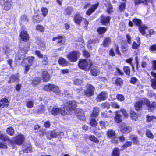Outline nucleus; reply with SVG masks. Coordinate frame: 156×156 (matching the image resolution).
Wrapping results in <instances>:
<instances>
[{
	"mask_svg": "<svg viewBox=\"0 0 156 156\" xmlns=\"http://www.w3.org/2000/svg\"><path fill=\"white\" fill-rule=\"evenodd\" d=\"M76 102L74 100L66 101L61 105V114L62 115H69L70 111L76 108Z\"/></svg>",
	"mask_w": 156,
	"mask_h": 156,
	"instance_id": "f257e3e1",
	"label": "nucleus"
},
{
	"mask_svg": "<svg viewBox=\"0 0 156 156\" xmlns=\"http://www.w3.org/2000/svg\"><path fill=\"white\" fill-rule=\"evenodd\" d=\"M128 25L130 27H132L134 25L139 27V31L143 36L145 35L146 30L148 29V27L146 25H142V22L141 20L137 18H134L132 21L129 20Z\"/></svg>",
	"mask_w": 156,
	"mask_h": 156,
	"instance_id": "f03ea898",
	"label": "nucleus"
},
{
	"mask_svg": "<svg viewBox=\"0 0 156 156\" xmlns=\"http://www.w3.org/2000/svg\"><path fill=\"white\" fill-rule=\"evenodd\" d=\"M35 57L33 56H28L24 58L21 64L24 68V73H27L30 69V67L34 64Z\"/></svg>",
	"mask_w": 156,
	"mask_h": 156,
	"instance_id": "7ed1b4c3",
	"label": "nucleus"
},
{
	"mask_svg": "<svg viewBox=\"0 0 156 156\" xmlns=\"http://www.w3.org/2000/svg\"><path fill=\"white\" fill-rule=\"evenodd\" d=\"M77 65L79 68L80 69L85 71H89L93 65V62L90 60L88 62L86 59L80 58L79 60Z\"/></svg>",
	"mask_w": 156,
	"mask_h": 156,
	"instance_id": "20e7f679",
	"label": "nucleus"
},
{
	"mask_svg": "<svg viewBox=\"0 0 156 156\" xmlns=\"http://www.w3.org/2000/svg\"><path fill=\"white\" fill-rule=\"evenodd\" d=\"M43 89L47 91L54 92L57 95H60L61 94V91L58 87L54 84L48 83L45 85L44 86Z\"/></svg>",
	"mask_w": 156,
	"mask_h": 156,
	"instance_id": "39448f33",
	"label": "nucleus"
},
{
	"mask_svg": "<svg viewBox=\"0 0 156 156\" xmlns=\"http://www.w3.org/2000/svg\"><path fill=\"white\" fill-rule=\"evenodd\" d=\"M25 140L24 135L21 134L19 133L15 136L12 137L10 143L13 144L18 146L23 145Z\"/></svg>",
	"mask_w": 156,
	"mask_h": 156,
	"instance_id": "423d86ee",
	"label": "nucleus"
},
{
	"mask_svg": "<svg viewBox=\"0 0 156 156\" xmlns=\"http://www.w3.org/2000/svg\"><path fill=\"white\" fill-rule=\"evenodd\" d=\"M80 52L78 50H73L70 52L67 57L70 62H75L78 60L80 55Z\"/></svg>",
	"mask_w": 156,
	"mask_h": 156,
	"instance_id": "0eeeda50",
	"label": "nucleus"
},
{
	"mask_svg": "<svg viewBox=\"0 0 156 156\" xmlns=\"http://www.w3.org/2000/svg\"><path fill=\"white\" fill-rule=\"evenodd\" d=\"M106 135L108 139H111V142L113 143L118 142V140H116L117 136L115 130L112 129H109L107 131Z\"/></svg>",
	"mask_w": 156,
	"mask_h": 156,
	"instance_id": "6e6552de",
	"label": "nucleus"
},
{
	"mask_svg": "<svg viewBox=\"0 0 156 156\" xmlns=\"http://www.w3.org/2000/svg\"><path fill=\"white\" fill-rule=\"evenodd\" d=\"M86 89L84 90V94L87 97L93 96L95 93V88L91 84L87 83L86 85Z\"/></svg>",
	"mask_w": 156,
	"mask_h": 156,
	"instance_id": "1a4fd4ad",
	"label": "nucleus"
},
{
	"mask_svg": "<svg viewBox=\"0 0 156 156\" xmlns=\"http://www.w3.org/2000/svg\"><path fill=\"white\" fill-rule=\"evenodd\" d=\"M20 31L19 34V37L21 40L24 42H27L30 39L29 35L27 30H22Z\"/></svg>",
	"mask_w": 156,
	"mask_h": 156,
	"instance_id": "9d476101",
	"label": "nucleus"
},
{
	"mask_svg": "<svg viewBox=\"0 0 156 156\" xmlns=\"http://www.w3.org/2000/svg\"><path fill=\"white\" fill-rule=\"evenodd\" d=\"M22 151L24 153L32 152V147L31 144L30 143H25L22 146Z\"/></svg>",
	"mask_w": 156,
	"mask_h": 156,
	"instance_id": "9b49d317",
	"label": "nucleus"
},
{
	"mask_svg": "<svg viewBox=\"0 0 156 156\" xmlns=\"http://www.w3.org/2000/svg\"><path fill=\"white\" fill-rule=\"evenodd\" d=\"M12 2L11 0H0V4L4 6V9L8 11L10 9Z\"/></svg>",
	"mask_w": 156,
	"mask_h": 156,
	"instance_id": "f8f14e48",
	"label": "nucleus"
},
{
	"mask_svg": "<svg viewBox=\"0 0 156 156\" xmlns=\"http://www.w3.org/2000/svg\"><path fill=\"white\" fill-rule=\"evenodd\" d=\"M44 20L43 17H42L41 14L37 12H34L32 17V21L34 23H39L42 22Z\"/></svg>",
	"mask_w": 156,
	"mask_h": 156,
	"instance_id": "ddd939ff",
	"label": "nucleus"
},
{
	"mask_svg": "<svg viewBox=\"0 0 156 156\" xmlns=\"http://www.w3.org/2000/svg\"><path fill=\"white\" fill-rule=\"evenodd\" d=\"M144 103L146 106L148 108V110L153 111L154 109H156V102L152 101L151 103L150 100L147 98L144 99Z\"/></svg>",
	"mask_w": 156,
	"mask_h": 156,
	"instance_id": "4468645a",
	"label": "nucleus"
},
{
	"mask_svg": "<svg viewBox=\"0 0 156 156\" xmlns=\"http://www.w3.org/2000/svg\"><path fill=\"white\" fill-rule=\"evenodd\" d=\"M108 98V93L105 91H102L97 95L96 100L98 102H101L106 100Z\"/></svg>",
	"mask_w": 156,
	"mask_h": 156,
	"instance_id": "2eb2a0df",
	"label": "nucleus"
},
{
	"mask_svg": "<svg viewBox=\"0 0 156 156\" xmlns=\"http://www.w3.org/2000/svg\"><path fill=\"white\" fill-rule=\"evenodd\" d=\"M120 131L123 133H127L130 132L132 130V127L127 126L124 123H121L119 126Z\"/></svg>",
	"mask_w": 156,
	"mask_h": 156,
	"instance_id": "dca6fc26",
	"label": "nucleus"
},
{
	"mask_svg": "<svg viewBox=\"0 0 156 156\" xmlns=\"http://www.w3.org/2000/svg\"><path fill=\"white\" fill-rule=\"evenodd\" d=\"M83 17L79 12H77L74 15L73 20L75 24L79 26L83 21Z\"/></svg>",
	"mask_w": 156,
	"mask_h": 156,
	"instance_id": "f3484780",
	"label": "nucleus"
},
{
	"mask_svg": "<svg viewBox=\"0 0 156 156\" xmlns=\"http://www.w3.org/2000/svg\"><path fill=\"white\" fill-rule=\"evenodd\" d=\"M100 22L102 25L106 26L110 23L111 17L109 16L101 15L100 17Z\"/></svg>",
	"mask_w": 156,
	"mask_h": 156,
	"instance_id": "a211bd4d",
	"label": "nucleus"
},
{
	"mask_svg": "<svg viewBox=\"0 0 156 156\" xmlns=\"http://www.w3.org/2000/svg\"><path fill=\"white\" fill-rule=\"evenodd\" d=\"M99 5V3L98 2L95 4L92 5L86 11V14L87 16L90 15L92 13L98 8Z\"/></svg>",
	"mask_w": 156,
	"mask_h": 156,
	"instance_id": "6ab92c4d",
	"label": "nucleus"
},
{
	"mask_svg": "<svg viewBox=\"0 0 156 156\" xmlns=\"http://www.w3.org/2000/svg\"><path fill=\"white\" fill-rule=\"evenodd\" d=\"M64 37L63 36L58 34L57 36L53 37L52 39L53 41H55L57 39L58 40L57 42V44L61 45H64L65 43V40H64Z\"/></svg>",
	"mask_w": 156,
	"mask_h": 156,
	"instance_id": "aec40b11",
	"label": "nucleus"
},
{
	"mask_svg": "<svg viewBox=\"0 0 156 156\" xmlns=\"http://www.w3.org/2000/svg\"><path fill=\"white\" fill-rule=\"evenodd\" d=\"M41 76L42 80L44 82L48 81L50 78V75L46 70H43L42 71Z\"/></svg>",
	"mask_w": 156,
	"mask_h": 156,
	"instance_id": "412c9836",
	"label": "nucleus"
},
{
	"mask_svg": "<svg viewBox=\"0 0 156 156\" xmlns=\"http://www.w3.org/2000/svg\"><path fill=\"white\" fill-rule=\"evenodd\" d=\"M129 139L131 140L132 144H134L139 145L140 142L138 139V137L137 136H136L134 134H131L129 136Z\"/></svg>",
	"mask_w": 156,
	"mask_h": 156,
	"instance_id": "4be33fe9",
	"label": "nucleus"
},
{
	"mask_svg": "<svg viewBox=\"0 0 156 156\" xmlns=\"http://www.w3.org/2000/svg\"><path fill=\"white\" fill-rule=\"evenodd\" d=\"M9 104V101L6 98H3L0 100V107L2 108L8 107Z\"/></svg>",
	"mask_w": 156,
	"mask_h": 156,
	"instance_id": "5701e85b",
	"label": "nucleus"
},
{
	"mask_svg": "<svg viewBox=\"0 0 156 156\" xmlns=\"http://www.w3.org/2000/svg\"><path fill=\"white\" fill-rule=\"evenodd\" d=\"M99 108L97 106H94L93 107L92 112L90 114V117L93 118H96L98 117L99 115Z\"/></svg>",
	"mask_w": 156,
	"mask_h": 156,
	"instance_id": "b1692460",
	"label": "nucleus"
},
{
	"mask_svg": "<svg viewBox=\"0 0 156 156\" xmlns=\"http://www.w3.org/2000/svg\"><path fill=\"white\" fill-rule=\"evenodd\" d=\"M46 135L47 138L49 140L53 138H56L57 136L56 133L53 131H49L46 132Z\"/></svg>",
	"mask_w": 156,
	"mask_h": 156,
	"instance_id": "393cba45",
	"label": "nucleus"
},
{
	"mask_svg": "<svg viewBox=\"0 0 156 156\" xmlns=\"http://www.w3.org/2000/svg\"><path fill=\"white\" fill-rule=\"evenodd\" d=\"M144 101L143 100H139L136 102L134 104V107L135 110L137 111H139L142 108V105H143Z\"/></svg>",
	"mask_w": 156,
	"mask_h": 156,
	"instance_id": "a878e982",
	"label": "nucleus"
},
{
	"mask_svg": "<svg viewBox=\"0 0 156 156\" xmlns=\"http://www.w3.org/2000/svg\"><path fill=\"white\" fill-rule=\"evenodd\" d=\"M111 42V39L110 37H107L104 38L102 45L104 47H108Z\"/></svg>",
	"mask_w": 156,
	"mask_h": 156,
	"instance_id": "bb28decb",
	"label": "nucleus"
},
{
	"mask_svg": "<svg viewBox=\"0 0 156 156\" xmlns=\"http://www.w3.org/2000/svg\"><path fill=\"white\" fill-rule=\"evenodd\" d=\"M115 115L114 117V120L117 123H120L122 121L121 118L122 115L119 113V111H116L115 112Z\"/></svg>",
	"mask_w": 156,
	"mask_h": 156,
	"instance_id": "cd10ccee",
	"label": "nucleus"
},
{
	"mask_svg": "<svg viewBox=\"0 0 156 156\" xmlns=\"http://www.w3.org/2000/svg\"><path fill=\"white\" fill-rule=\"evenodd\" d=\"M107 7L106 11L108 14H110L114 12L113 8L112 5L109 2H107V5L106 4H104Z\"/></svg>",
	"mask_w": 156,
	"mask_h": 156,
	"instance_id": "c85d7f7f",
	"label": "nucleus"
},
{
	"mask_svg": "<svg viewBox=\"0 0 156 156\" xmlns=\"http://www.w3.org/2000/svg\"><path fill=\"white\" fill-rule=\"evenodd\" d=\"M0 140L4 142H9L10 143L11 141V140L8 135L2 133L1 131H0Z\"/></svg>",
	"mask_w": 156,
	"mask_h": 156,
	"instance_id": "c756f323",
	"label": "nucleus"
},
{
	"mask_svg": "<svg viewBox=\"0 0 156 156\" xmlns=\"http://www.w3.org/2000/svg\"><path fill=\"white\" fill-rule=\"evenodd\" d=\"M107 30L108 28L107 27L101 26L97 28V31L99 35H102L105 33Z\"/></svg>",
	"mask_w": 156,
	"mask_h": 156,
	"instance_id": "7c9ffc66",
	"label": "nucleus"
},
{
	"mask_svg": "<svg viewBox=\"0 0 156 156\" xmlns=\"http://www.w3.org/2000/svg\"><path fill=\"white\" fill-rule=\"evenodd\" d=\"M130 115L132 120L136 121L138 119V114L133 110L130 111Z\"/></svg>",
	"mask_w": 156,
	"mask_h": 156,
	"instance_id": "2f4dec72",
	"label": "nucleus"
},
{
	"mask_svg": "<svg viewBox=\"0 0 156 156\" xmlns=\"http://www.w3.org/2000/svg\"><path fill=\"white\" fill-rule=\"evenodd\" d=\"M61 107L60 109L57 107H54L51 111V113L54 116H56L59 113L61 114Z\"/></svg>",
	"mask_w": 156,
	"mask_h": 156,
	"instance_id": "473e14b6",
	"label": "nucleus"
},
{
	"mask_svg": "<svg viewBox=\"0 0 156 156\" xmlns=\"http://www.w3.org/2000/svg\"><path fill=\"white\" fill-rule=\"evenodd\" d=\"M41 78L39 77H34L31 80V84L34 87L36 86L37 85L39 84L41 82Z\"/></svg>",
	"mask_w": 156,
	"mask_h": 156,
	"instance_id": "72a5a7b5",
	"label": "nucleus"
},
{
	"mask_svg": "<svg viewBox=\"0 0 156 156\" xmlns=\"http://www.w3.org/2000/svg\"><path fill=\"white\" fill-rule=\"evenodd\" d=\"M114 84L116 86L121 87L123 84V81L121 78L118 77L116 78Z\"/></svg>",
	"mask_w": 156,
	"mask_h": 156,
	"instance_id": "f704fd0d",
	"label": "nucleus"
},
{
	"mask_svg": "<svg viewBox=\"0 0 156 156\" xmlns=\"http://www.w3.org/2000/svg\"><path fill=\"white\" fill-rule=\"evenodd\" d=\"M120 149L118 147L113 148L111 154V156H120Z\"/></svg>",
	"mask_w": 156,
	"mask_h": 156,
	"instance_id": "c9c22d12",
	"label": "nucleus"
},
{
	"mask_svg": "<svg viewBox=\"0 0 156 156\" xmlns=\"http://www.w3.org/2000/svg\"><path fill=\"white\" fill-rule=\"evenodd\" d=\"M58 62L59 64L62 66H67L68 63L67 61L64 58L61 57L59 58Z\"/></svg>",
	"mask_w": 156,
	"mask_h": 156,
	"instance_id": "e433bc0d",
	"label": "nucleus"
},
{
	"mask_svg": "<svg viewBox=\"0 0 156 156\" xmlns=\"http://www.w3.org/2000/svg\"><path fill=\"white\" fill-rule=\"evenodd\" d=\"M140 39L139 38L138 41L137 43L135 41H134L132 43V48L133 49H137L140 47Z\"/></svg>",
	"mask_w": 156,
	"mask_h": 156,
	"instance_id": "4c0bfd02",
	"label": "nucleus"
},
{
	"mask_svg": "<svg viewBox=\"0 0 156 156\" xmlns=\"http://www.w3.org/2000/svg\"><path fill=\"white\" fill-rule=\"evenodd\" d=\"M115 71L114 72V74L115 76L119 75L122 76L124 75L123 71L120 69L118 66H116L115 67Z\"/></svg>",
	"mask_w": 156,
	"mask_h": 156,
	"instance_id": "58836bf2",
	"label": "nucleus"
},
{
	"mask_svg": "<svg viewBox=\"0 0 156 156\" xmlns=\"http://www.w3.org/2000/svg\"><path fill=\"white\" fill-rule=\"evenodd\" d=\"M30 48V44H29V45L27 46L21 48L20 50V52L23 55L26 54L29 51Z\"/></svg>",
	"mask_w": 156,
	"mask_h": 156,
	"instance_id": "ea45409f",
	"label": "nucleus"
},
{
	"mask_svg": "<svg viewBox=\"0 0 156 156\" xmlns=\"http://www.w3.org/2000/svg\"><path fill=\"white\" fill-rule=\"evenodd\" d=\"M132 145V142L130 141H127L124 143L122 146L121 150H123L129 147H131Z\"/></svg>",
	"mask_w": 156,
	"mask_h": 156,
	"instance_id": "a19ab883",
	"label": "nucleus"
},
{
	"mask_svg": "<svg viewBox=\"0 0 156 156\" xmlns=\"http://www.w3.org/2000/svg\"><path fill=\"white\" fill-rule=\"evenodd\" d=\"M6 131L7 134L10 136H13L15 133L13 128L11 126L7 128Z\"/></svg>",
	"mask_w": 156,
	"mask_h": 156,
	"instance_id": "79ce46f5",
	"label": "nucleus"
},
{
	"mask_svg": "<svg viewBox=\"0 0 156 156\" xmlns=\"http://www.w3.org/2000/svg\"><path fill=\"white\" fill-rule=\"evenodd\" d=\"M123 69L126 75L128 76H130L131 74V70L129 67L128 66H124Z\"/></svg>",
	"mask_w": 156,
	"mask_h": 156,
	"instance_id": "37998d69",
	"label": "nucleus"
},
{
	"mask_svg": "<svg viewBox=\"0 0 156 156\" xmlns=\"http://www.w3.org/2000/svg\"><path fill=\"white\" fill-rule=\"evenodd\" d=\"M89 139L91 141L97 144H98L99 143V140L93 135H90L89 136Z\"/></svg>",
	"mask_w": 156,
	"mask_h": 156,
	"instance_id": "c03bdc74",
	"label": "nucleus"
},
{
	"mask_svg": "<svg viewBox=\"0 0 156 156\" xmlns=\"http://www.w3.org/2000/svg\"><path fill=\"white\" fill-rule=\"evenodd\" d=\"M73 11V8L70 6H68L65 9L64 12L66 15H70L71 14L72 12Z\"/></svg>",
	"mask_w": 156,
	"mask_h": 156,
	"instance_id": "a18cd8bd",
	"label": "nucleus"
},
{
	"mask_svg": "<svg viewBox=\"0 0 156 156\" xmlns=\"http://www.w3.org/2000/svg\"><path fill=\"white\" fill-rule=\"evenodd\" d=\"M126 5L125 2H121L118 7L119 10L121 12L124 11L126 9Z\"/></svg>",
	"mask_w": 156,
	"mask_h": 156,
	"instance_id": "49530a36",
	"label": "nucleus"
},
{
	"mask_svg": "<svg viewBox=\"0 0 156 156\" xmlns=\"http://www.w3.org/2000/svg\"><path fill=\"white\" fill-rule=\"evenodd\" d=\"M41 9L43 17H46L48 13V9L46 7H42L41 8Z\"/></svg>",
	"mask_w": 156,
	"mask_h": 156,
	"instance_id": "de8ad7c7",
	"label": "nucleus"
},
{
	"mask_svg": "<svg viewBox=\"0 0 156 156\" xmlns=\"http://www.w3.org/2000/svg\"><path fill=\"white\" fill-rule=\"evenodd\" d=\"M100 41V40L98 38H96L94 39H90L88 41L87 43L88 44H95L98 43Z\"/></svg>",
	"mask_w": 156,
	"mask_h": 156,
	"instance_id": "09e8293b",
	"label": "nucleus"
},
{
	"mask_svg": "<svg viewBox=\"0 0 156 156\" xmlns=\"http://www.w3.org/2000/svg\"><path fill=\"white\" fill-rule=\"evenodd\" d=\"M36 30L41 32L43 33L45 31V28L43 25L40 24L37 25L36 26Z\"/></svg>",
	"mask_w": 156,
	"mask_h": 156,
	"instance_id": "8fccbe9b",
	"label": "nucleus"
},
{
	"mask_svg": "<svg viewBox=\"0 0 156 156\" xmlns=\"http://www.w3.org/2000/svg\"><path fill=\"white\" fill-rule=\"evenodd\" d=\"M146 122H150L152 121L154 119H156V117L154 115L150 116L149 115H146Z\"/></svg>",
	"mask_w": 156,
	"mask_h": 156,
	"instance_id": "3c124183",
	"label": "nucleus"
},
{
	"mask_svg": "<svg viewBox=\"0 0 156 156\" xmlns=\"http://www.w3.org/2000/svg\"><path fill=\"white\" fill-rule=\"evenodd\" d=\"M89 123L90 125L93 127H96L98 124L96 120L94 118L90 119V120Z\"/></svg>",
	"mask_w": 156,
	"mask_h": 156,
	"instance_id": "603ef678",
	"label": "nucleus"
},
{
	"mask_svg": "<svg viewBox=\"0 0 156 156\" xmlns=\"http://www.w3.org/2000/svg\"><path fill=\"white\" fill-rule=\"evenodd\" d=\"M76 115L78 118L83 121L85 120L86 118L84 115V113L83 112H77Z\"/></svg>",
	"mask_w": 156,
	"mask_h": 156,
	"instance_id": "864d4df0",
	"label": "nucleus"
},
{
	"mask_svg": "<svg viewBox=\"0 0 156 156\" xmlns=\"http://www.w3.org/2000/svg\"><path fill=\"white\" fill-rule=\"evenodd\" d=\"M146 136L150 139H153L154 138L153 134L151 132V131L149 129H147L146 130Z\"/></svg>",
	"mask_w": 156,
	"mask_h": 156,
	"instance_id": "5fc2aeb1",
	"label": "nucleus"
},
{
	"mask_svg": "<svg viewBox=\"0 0 156 156\" xmlns=\"http://www.w3.org/2000/svg\"><path fill=\"white\" fill-rule=\"evenodd\" d=\"M46 132L45 131L44 129L41 128L39 129V131H38L37 133V134L38 136L41 137H42L43 136L46 135Z\"/></svg>",
	"mask_w": 156,
	"mask_h": 156,
	"instance_id": "6e6d98bb",
	"label": "nucleus"
},
{
	"mask_svg": "<svg viewBox=\"0 0 156 156\" xmlns=\"http://www.w3.org/2000/svg\"><path fill=\"white\" fill-rule=\"evenodd\" d=\"M101 105L103 108L109 109L110 107V104L108 102L106 101L105 102L102 103L101 104Z\"/></svg>",
	"mask_w": 156,
	"mask_h": 156,
	"instance_id": "4d7b16f0",
	"label": "nucleus"
},
{
	"mask_svg": "<svg viewBox=\"0 0 156 156\" xmlns=\"http://www.w3.org/2000/svg\"><path fill=\"white\" fill-rule=\"evenodd\" d=\"M149 34H145V36L147 38L150 37L152 35H154L156 34V31L153 29H151L149 30Z\"/></svg>",
	"mask_w": 156,
	"mask_h": 156,
	"instance_id": "13d9d810",
	"label": "nucleus"
},
{
	"mask_svg": "<svg viewBox=\"0 0 156 156\" xmlns=\"http://www.w3.org/2000/svg\"><path fill=\"white\" fill-rule=\"evenodd\" d=\"M42 58L43 59L42 61V64L44 65H47L49 62V61L47 55H44V56H43V58Z\"/></svg>",
	"mask_w": 156,
	"mask_h": 156,
	"instance_id": "bf43d9fd",
	"label": "nucleus"
},
{
	"mask_svg": "<svg viewBox=\"0 0 156 156\" xmlns=\"http://www.w3.org/2000/svg\"><path fill=\"white\" fill-rule=\"evenodd\" d=\"M83 56L86 58H88L90 56V55L89 52L87 50L84 49L82 51Z\"/></svg>",
	"mask_w": 156,
	"mask_h": 156,
	"instance_id": "052dcab7",
	"label": "nucleus"
},
{
	"mask_svg": "<svg viewBox=\"0 0 156 156\" xmlns=\"http://www.w3.org/2000/svg\"><path fill=\"white\" fill-rule=\"evenodd\" d=\"M90 72L91 74L93 76H97L98 74V71L95 68H92L90 69Z\"/></svg>",
	"mask_w": 156,
	"mask_h": 156,
	"instance_id": "680f3d73",
	"label": "nucleus"
},
{
	"mask_svg": "<svg viewBox=\"0 0 156 156\" xmlns=\"http://www.w3.org/2000/svg\"><path fill=\"white\" fill-rule=\"evenodd\" d=\"M45 111V107L44 105H40L39 106V108L37 109V112L41 114Z\"/></svg>",
	"mask_w": 156,
	"mask_h": 156,
	"instance_id": "e2e57ef3",
	"label": "nucleus"
},
{
	"mask_svg": "<svg viewBox=\"0 0 156 156\" xmlns=\"http://www.w3.org/2000/svg\"><path fill=\"white\" fill-rule=\"evenodd\" d=\"M151 87L154 89H156V78L151 79Z\"/></svg>",
	"mask_w": 156,
	"mask_h": 156,
	"instance_id": "0e129e2a",
	"label": "nucleus"
},
{
	"mask_svg": "<svg viewBox=\"0 0 156 156\" xmlns=\"http://www.w3.org/2000/svg\"><path fill=\"white\" fill-rule=\"evenodd\" d=\"M117 111H119V113L120 112H122V113L124 115L125 118H127L128 117V115L127 114L126 110L122 108L119 110H117Z\"/></svg>",
	"mask_w": 156,
	"mask_h": 156,
	"instance_id": "69168bd1",
	"label": "nucleus"
},
{
	"mask_svg": "<svg viewBox=\"0 0 156 156\" xmlns=\"http://www.w3.org/2000/svg\"><path fill=\"white\" fill-rule=\"evenodd\" d=\"M116 98L117 100L120 101H124L125 99L124 96L123 95L120 94H117Z\"/></svg>",
	"mask_w": 156,
	"mask_h": 156,
	"instance_id": "338daca9",
	"label": "nucleus"
},
{
	"mask_svg": "<svg viewBox=\"0 0 156 156\" xmlns=\"http://www.w3.org/2000/svg\"><path fill=\"white\" fill-rule=\"evenodd\" d=\"M34 103L32 101H29L27 102L26 106L29 108H31L33 107Z\"/></svg>",
	"mask_w": 156,
	"mask_h": 156,
	"instance_id": "774afa93",
	"label": "nucleus"
}]
</instances>
